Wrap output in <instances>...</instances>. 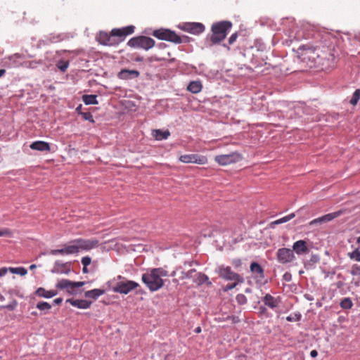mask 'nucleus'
<instances>
[{
    "mask_svg": "<svg viewBox=\"0 0 360 360\" xmlns=\"http://www.w3.org/2000/svg\"><path fill=\"white\" fill-rule=\"evenodd\" d=\"M99 245V241L95 238L84 239L77 238L63 245L61 249L51 250V255H69L79 253L80 251L91 250Z\"/></svg>",
    "mask_w": 360,
    "mask_h": 360,
    "instance_id": "obj_1",
    "label": "nucleus"
},
{
    "mask_svg": "<svg viewBox=\"0 0 360 360\" xmlns=\"http://www.w3.org/2000/svg\"><path fill=\"white\" fill-rule=\"evenodd\" d=\"M167 275V271L162 268L150 269L142 274L141 281L151 292H155L163 287L162 277Z\"/></svg>",
    "mask_w": 360,
    "mask_h": 360,
    "instance_id": "obj_2",
    "label": "nucleus"
},
{
    "mask_svg": "<svg viewBox=\"0 0 360 360\" xmlns=\"http://www.w3.org/2000/svg\"><path fill=\"white\" fill-rule=\"evenodd\" d=\"M231 27V22L227 20L213 23L211 27L212 35L210 38L212 45L217 44L223 41Z\"/></svg>",
    "mask_w": 360,
    "mask_h": 360,
    "instance_id": "obj_3",
    "label": "nucleus"
},
{
    "mask_svg": "<svg viewBox=\"0 0 360 360\" xmlns=\"http://www.w3.org/2000/svg\"><path fill=\"white\" fill-rule=\"evenodd\" d=\"M152 34L159 39L171 41L174 44H181L184 41H186L174 31L170 30L169 29L160 28L155 30L153 32Z\"/></svg>",
    "mask_w": 360,
    "mask_h": 360,
    "instance_id": "obj_4",
    "label": "nucleus"
},
{
    "mask_svg": "<svg viewBox=\"0 0 360 360\" xmlns=\"http://www.w3.org/2000/svg\"><path fill=\"white\" fill-rule=\"evenodd\" d=\"M155 41L150 37L146 36H139L130 39L127 44L132 48L143 49L146 51L149 50L155 46Z\"/></svg>",
    "mask_w": 360,
    "mask_h": 360,
    "instance_id": "obj_5",
    "label": "nucleus"
},
{
    "mask_svg": "<svg viewBox=\"0 0 360 360\" xmlns=\"http://www.w3.org/2000/svg\"><path fill=\"white\" fill-rule=\"evenodd\" d=\"M85 282L78 281L74 282L68 279H61L58 281L56 287L60 290H66V291L71 295L77 294V288L84 285Z\"/></svg>",
    "mask_w": 360,
    "mask_h": 360,
    "instance_id": "obj_6",
    "label": "nucleus"
},
{
    "mask_svg": "<svg viewBox=\"0 0 360 360\" xmlns=\"http://www.w3.org/2000/svg\"><path fill=\"white\" fill-rule=\"evenodd\" d=\"M241 160V155L238 152H232L229 154L219 155L215 156L214 160L220 165L226 166L236 163Z\"/></svg>",
    "mask_w": 360,
    "mask_h": 360,
    "instance_id": "obj_7",
    "label": "nucleus"
},
{
    "mask_svg": "<svg viewBox=\"0 0 360 360\" xmlns=\"http://www.w3.org/2000/svg\"><path fill=\"white\" fill-rule=\"evenodd\" d=\"M218 274L220 277L227 281H233L240 283L244 282V279L238 274L233 272L230 266H219Z\"/></svg>",
    "mask_w": 360,
    "mask_h": 360,
    "instance_id": "obj_8",
    "label": "nucleus"
},
{
    "mask_svg": "<svg viewBox=\"0 0 360 360\" xmlns=\"http://www.w3.org/2000/svg\"><path fill=\"white\" fill-rule=\"evenodd\" d=\"M139 284L134 281H125L117 282L113 288V291L120 294L127 295L138 288Z\"/></svg>",
    "mask_w": 360,
    "mask_h": 360,
    "instance_id": "obj_9",
    "label": "nucleus"
},
{
    "mask_svg": "<svg viewBox=\"0 0 360 360\" xmlns=\"http://www.w3.org/2000/svg\"><path fill=\"white\" fill-rule=\"evenodd\" d=\"M301 50L299 52V58L303 63H306V65L309 68H311L315 64V57L317 56L314 49L311 48L308 49H300Z\"/></svg>",
    "mask_w": 360,
    "mask_h": 360,
    "instance_id": "obj_10",
    "label": "nucleus"
},
{
    "mask_svg": "<svg viewBox=\"0 0 360 360\" xmlns=\"http://www.w3.org/2000/svg\"><path fill=\"white\" fill-rule=\"evenodd\" d=\"M276 257L278 262L283 264L292 262L295 259L293 250L285 248L278 249Z\"/></svg>",
    "mask_w": 360,
    "mask_h": 360,
    "instance_id": "obj_11",
    "label": "nucleus"
},
{
    "mask_svg": "<svg viewBox=\"0 0 360 360\" xmlns=\"http://www.w3.org/2000/svg\"><path fill=\"white\" fill-rule=\"evenodd\" d=\"M179 160L184 163H195L198 165H205L207 163V157L198 154L182 155L179 158Z\"/></svg>",
    "mask_w": 360,
    "mask_h": 360,
    "instance_id": "obj_12",
    "label": "nucleus"
},
{
    "mask_svg": "<svg viewBox=\"0 0 360 360\" xmlns=\"http://www.w3.org/2000/svg\"><path fill=\"white\" fill-rule=\"evenodd\" d=\"M179 28L193 34H200L205 30V25L201 22H184Z\"/></svg>",
    "mask_w": 360,
    "mask_h": 360,
    "instance_id": "obj_13",
    "label": "nucleus"
},
{
    "mask_svg": "<svg viewBox=\"0 0 360 360\" xmlns=\"http://www.w3.org/2000/svg\"><path fill=\"white\" fill-rule=\"evenodd\" d=\"M134 26L129 25L122 28H115L111 30V34L113 37H118L120 38V40H116V41H119V43L124 39V38L129 34H131L134 32Z\"/></svg>",
    "mask_w": 360,
    "mask_h": 360,
    "instance_id": "obj_14",
    "label": "nucleus"
},
{
    "mask_svg": "<svg viewBox=\"0 0 360 360\" xmlns=\"http://www.w3.org/2000/svg\"><path fill=\"white\" fill-rule=\"evenodd\" d=\"M342 214V211L339 210L335 212L325 214L321 217L314 219L309 222V226L316 225L318 224H323L332 221L335 218L340 216Z\"/></svg>",
    "mask_w": 360,
    "mask_h": 360,
    "instance_id": "obj_15",
    "label": "nucleus"
},
{
    "mask_svg": "<svg viewBox=\"0 0 360 360\" xmlns=\"http://www.w3.org/2000/svg\"><path fill=\"white\" fill-rule=\"evenodd\" d=\"M70 271V264L69 263H63L60 261H56L54 264L52 273L68 274Z\"/></svg>",
    "mask_w": 360,
    "mask_h": 360,
    "instance_id": "obj_16",
    "label": "nucleus"
},
{
    "mask_svg": "<svg viewBox=\"0 0 360 360\" xmlns=\"http://www.w3.org/2000/svg\"><path fill=\"white\" fill-rule=\"evenodd\" d=\"M30 148L32 150L41 151V152H50L51 147L48 142L43 141H37L32 143Z\"/></svg>",
    "mask_w": 360,
    "mask_h": 360,
    "instance_id": "obj_17",
    "label": "nucleus"
},
{
    "mask_svg": "<svg viewBox=\"0 0 360 360\" xmlns=\"http://www.w3.org/2000/svg\"><path fill=\"white\" fill-rule=\"evenodd\" d=\"M262 301L266 306L274 309L278 306V304L280 303L281 300H280L279 297H274L272 295H271L270 294H266L264 297Z\"/></svg>",
    "mask_w": 360,
    "mask_h": 360,
    "instance_id": "obj_18",
    "label": "nucleus"
},
{
    "mask_svg": "<svg viewBox=\"0 0 360 360\" xmlns=\"http://www.w3.org/2000/svg\"><path fill=\"white\" fill-rule=\"evenodd\" d=\"M292 250L295 251L297 255H302L308 252L309 249L306 241L300 240L294 243Z\"/></svg>",
    "mask_w": 360,
    "mask_h": 360,
    "instance_id": "obj_19",
    "label": "nucleus"
},
{
    "mask_svg": "<svg viewBox=\"0 0 360 360\" xmlns=\"http://www.w3.org/2000/svg\"><path fill=\"white\" fill-rule=\"evenodd\" d=\"M66 302H69L73 307L83 309H89L91 305V302L87 301L86 300L68 299L66 300Z\"/></svg>",
    "mask_w": 360,
    "mask_h": 360,
    "instance_id": "obj_20",
    "label": "nucleus"
},
{
    "mask_svg": "<svg viewBox=\"0 0 360 360\" xmlns=\"http://www.w3.org/2000/svg\"><path fill=\"white\" fill-rule=\"evenodd\" d=\"M139 75V72L137 70H129L127 69H122L117 74V77L120 79H129L134 77H137Z\"/></svg>",
    "mask_w": 360,
    "mask_h": 360,
    "instance_id": "obj_21",
    "label": "nucleus"
},
{
    "mask_svg": "<svg viewBox=\"0 0 360 360\" xmlns=\"http://www.w3.org/2000/svg\"><path fill=\"white\" fill-rule=\"evenodd\" d=\"M58 294L57 290H47L44 288H38L35 291V295L39 297L51 298Z\"/></svg>",
    "mask_w": 360,
    "mask_h": 360,
    "instance_id": "obj_22",
    "label": "nucleus"
},
{
    "mask_svg": "<svg viewBox=\"0 0 360 360\" xmlns=\"http://www.w3.org/2000/svg\"><path fill=\"white\" fill-rule=\"evenodd\" d=\"M100 41L101 44L107 46H113L119 44V41H116V40L113 38L111 32L110 34L101 33Z\"/></svg>",
    "mask_w": 360,
    "mask_h": 360,
    "instance_id": "obj_23",
    "label": "nucleus"
},
{
    "mask_svg": "<svg viewBox=\"0 0 360 360\" xmlns=\"http://www.w3.org/2000/svg\"><path fill=\"white\" fill-rule=\"evenodd\" d=\"M250 269L251 272L257 278H259L261 279L264 278V269L257 262H252L250 264Z\"/></svg>",
    "mask_w": 360,
    "mask_h": 360,
    "instance_id": "obj_24",
    "label": "nucleus"
},
{
    "mask_svg": "<svg viewBox=\"0 0 360 360\" xmlns=\"http://www.w3.org/2000/svg\"><path fill=\"white\" fill-rule=\"evenodd\" d=\"M169 135L170 132L168 130L154 129L152 131V136L158 141L167 139Z\"/></svg>",
    "mask_w": 360,
    "mask_h": 360,
    "instance_id": "obj_25",
    "label": "nucleus"
},
{
    "mask_svg": "<svg viewBox=\"0 0 360 360\" xmlns=\"http://www.w3.org/2000/svg\"><path fill=\"white\" fill-rule=\"evenodd\" d=\"M202 85L200 81H192L187 86L188 91L193 94H198L201 91Z\"/></svg>",
    "mask_w": 360,
    "mask_h": 360,
    "instance_id": "obj_26",
    "label": "nucleus"
},
{
    "mask_svg": "<svg viewBox=\"0 0 360 360\" xmlns=\"http://www.w3.org/2000/svg\"><path fill=\"white\" fill-rule=\"evenodd\" d=\"M295 217V213H291L287 216H285L281 219H278L277 220H275L269 224L270 228L274 229L276 225H278L283 223H285L289 221L290 220L292 219Z\"/></svg>",
    "mask_w": 360,
    "mask_h": 360,
    "instance_id": "obj_27",
    "label": "nucleus"
},
{
    "mask_svg": "<svg viewBox=\"0 0 360 360\" xmlns=\"http://www.w3.org/2000/svg\"><path fill=\"white\" fill-rule=\"evenodd\" d=\"M105 290L102 289H93L88 290L85 292L84 295L86 297L92 298L96 300L98 297L105 293Z\"/></svg>",
    "mask_w": 360,
    "mask_h": 360,
    "instance_id": "obj_28",
    "label": "nucleus"
},
{
    "mask_svg": "<svg viewBox=\"0 0 360 360\" xmlns=\"http://www.w3.org/2000/svg\"><path fill=\"white\" fill-rule=\"evenodd\" d=\"M96 98V95H84L82 101L86 105H94L98 103Z\"/></svg>",
    "mask_w": 360,
    "mask_h": 360,
    "instance_id": "obj_29",
    "label": "nucleus"
},
{
    "mask_svg": "<svg viewBox=\"0 0 360 360\" xmlns=\"http://www.w3.org/2000/svg\"><path fill=\"white\" fill-rule=\"evenodd\" d=\"M9 271L12 274L20 275L22 276H25L27 274V270L22 266L20 267H9Z\"/></svg>",
    "mask_w": 360,
    "mask_h": 360,
    "instance_id": "obj_30",
    "label": "nucleus"
},
{
    "mask_svg": "<svg viewBox=\"0 0 360 360\" xmlns=\"http://www.w3.org/2000/svg\"><path fill=\"white\" fill-rule=\"evenodd\" d=\"M170 57L169 52H166L162 54H155L152 56V58L155 61L167 60Z\"/></svg>",
    "mask_w": 360,
    "mask_h": 360,
    "instance_id": "obj_31",
    "label": "nucleus"
},
{
    "mask_svg": "<svg viewBox=\"0 0 360 360\" xmlns=\"http://www.w3.org/2000/svg\"><path fill=\"white\" fill-rule=\"evenodd\" d=\"M340 307L344 309H351L353 304L351 301V300L348 297L344 298L341 302H340Z\"/></svg>",
    "mask_w": 360,
    "mask_h": 360,
    "instance_id": "obj_32",
    "label": "nucleus"
},
{
    "mask_svg": "<svg viewBox=\"0 0 360 360\" xmlns=\"http://www.w3.org/2000/svg\"><path fill=\"white\" fill-rule=\"evenodd\" d=\"M37 308L41 311H49L51 309V305L46 302H39L37 304Z\"/></svg>",
    "mask_w": 360,
    "mask_h": 360,
    "instance_id": "obj_33",
    "label": "nucleus"
},
{
    "mask_svg": "<svg viewBox=\"0 0 360 360\" xmlns=\"http://www.w3.org/2000/svg\"><path fill=\"white\" fill-rule=\"evenodd\" d=\"M359 99H360V89H356L352 95V97L350 100V103L352 105H355L357 104Z\"/></svg>",
    "mask_w": 360,
    "mask_h": 360,
    "instance_id": "obj_34",
    "label": "nucleus"
},
{
    "mask_svg": "<svg viewBox=\"0 0 360 360\" xmlns=\"http://www.w3.org/2000/svg\"><path fill=\"white\" fill-rule=\"evenodd\" d=\"M56 66L62 72H65L69 66V62L68 60H60L58 62Z\"/></svg>",
    "mask_w": 360,
    "mask_h": 360,
    "instance_id": "obj_35",
    "label": "nucleus"
},
{
    "mask_svg": "<svg viewBox=\"0 0 360 360\" xmlns=\"http://www.w3.org/2000/svg\"><path fill=\"white\" fill-rule=\"evenodd\" d=\"M348 256L352 259H354L356 262H360V250H354L352 252L348 253Z\"/></svg>",
    "mask_w": 360,
    "mask_h": 360,
    "instance_id": "obj_36",
    "label": "nucleus"
},
{
    "mask_svg": "<svg viewBox=\"0 0 360 360\" xmlns=\"http://www.w3.org/2000/svg\"><path fill=\"white\" fill-rule=\"evenodd\" d=\"M208 281V277L204 274L198 273L197 274L196 282L198 284L201 285Z\"/></svg>",
    "mask_w": 360,
    "mask_h": 360,
    "instance_id": "obj_37",
    "label": "nucleus"
},
{
    "mask_svg": "<svg viewBox=\"0 0 360 360\" xmlns=\"http://www.w3.org/2000/svg\"><path fill=\"white\" fill-rule=\"evenodd\" d=\"M350 273L353 276H360V265L354 264L351 268Z\"/></svg>",
    "mask_w": 360,
    "mask_h": 360,
    "instance_id": "obj_38",
    "label": "nucleus"
},
{
    "mask_svg": "<svg viewBox=\"0 0 360 360\" xmlns=\"http://www.w3.org/2000/svg\"><path fill=\"white\" fill-rule=\"evenodd\" d=\"M236 300L239 304H245L247 302V298L243 294L237 295Z\"/></svg>",
    "mask_w": 360,
    "mask_h": 360,
    "instance_id": "obj_39",
    "label": "nucleus"
},
{
    "mask_svg": "<svg viewBox=\"0 0 360 360\" xmlns=\"http://www.w3.org/2000/svg\"><path fill=\"white\" fill-rule=\"evenodd\" d=\"M81 115L85 120H88L91 122H94L93 115H91V112H81Z\"/></svg>",
    "mask_w": 360,
    "mask_h": 360,
    "instance_id": "obj_40",
    "label": "nucleus"
},
{
    "mask_svg": "<svg viewBox=\"0 0 360 360\" xmlns=\"http://www.w3.org/2000/svg\"><path fill=\"white\" fill-rule=\"evenodd\" d=\"M8 293L10 295H14L19 297H23V295L20 294V291L15 288L9 289Z\"/></svg>",
    "mask_w": 360,
    "mask_h": 360,
    "instance_id": "obj_41",
    "label": "nucleus"
},
{
    "mask_svg": "<svg viewBox=\"0 0 360 360\" xmlns=\"http://www.w3.org/2000/svg\"><path fill=\"white\" fill-rule=\"evenodd\" d=\"M12 232L8 229H3L0 230V237L1 236H11Z\"/></svg>",
    "mask_w": 360,
    "mask_h": 360,
    "instance_id": "obj_42",
    "label": "nucleus"
},
{
    "mask_svg": "<svg viewBox=\"0 0 360 360\" xmlns=\"http://www.w3.org/2000/svg\"><path fill=\"white\" fill-rule=\"evenodd\" d=\"M91 257L86 256L82 258L81 262L83 266H89L91 264Z\"/></svg>",
    "mask_w": 360,
    "mask_h": 360,
    "instance_id": "obj_43",
    "label": "nucleus"
},
{
    "mask_svg": "<svg viewBox=\"0 0 360 360\" xmlns=\"http://www.w3.org/2000/svg\"><path fill=\"white\" fill-rule=\"evenodd\" d=\"M239 282H237V281H234V283H229L226 285V287L224 288V291H228V290H231L233 288H235L236 287V285H238Z\"/></svg>",
    "mask_w": 360,
    "mask_h": 360,
    "instance_id": "obj_44",
    "label": "nucleus"
},
{
    "mask_svg": "<svg viewBox=\"0 0 360 360\" xmlns=\"http://www.w3.org/2000/svg\"><path fill=\"white\" fill-rule=\"evenodd\" d=\"M195 272V269H191L186 273H183V278H189L192 277V274Z\"/></svg>",
    "mask_w": 360,
    "mask_h": 360,
    "instance_id": "obj_45",
    "label": "nucleus"
},
{
    "mask_svg": "<svg viewBox=\"0 0 360 360\" xmlns=\"http://www.w3.org/2000/svg\"><path fill=\"white\" fill-rule=\"evenodd\" d=\"M231 263L235 268H238L242 264L241 260L240 259H233Z\"/></svg>",
    "mask_w": 360,
    "mask_h": 360,
    "instance_id": "obj_46",
    "label": "nucleus"
},
{
    "mask_svg": "<svg viewBox=\"0 0 360 360\" xmlns=\"http://www.w3.org/2000/svg\"><path fill=\"white\" fill-rule=\"evenodd\" d=\"M237 37H238V34L237 33H233V34H231V37L229 39V44H233L236 41Z\"/></svg>",
    "mask_w": 360,
    "mask_h": 360,
    "instance_id": "obj_47",
    "label": "nucleus"
},
{
    "mask_svg": "<svg viewBox=\"0 0 360 360\" xmlns=\"http://www.w3.org/2000/svg\"><path fill=\"white\" fill-rule=\"evenodd\" d=\"M8 271H9V267L8 268H6V267L1 268L0 269V277L5 276Z\"/></svg>",
    "mask_w": 360,
    "mask_h": 360,
    "instance_id": "obj_48",
    "label": "nucleus"
},
{
    "mask_svg": "<svg viewBox=\"0 0 360 360\" xmlns=\"http://www.w3.org/2000/svg\"><path fill=\"white\" fill-rule=\"evenodd\" d=\"M17 302L16 301H13V302L12 304H10L7 306L5 307V308L8 309H10V310H13L15 307L17 306Z\"/></svg>",
    "mask_w": 360,
    "mask_h": 360,
    "instance_id": "obj_49",
    "label": "nucleus"
},
{
    "mask_svg": "<svg viewBox=\"0 0 360 360\" xmlns=\"http://www.w3.org/2000/svg\"><path fill=\"white\" fill-rule=\"evenodd\" d=\"M158 48L160 50H164L167 48V45L165 43H160L158 45Z\"/></svg>",
    "mask_w": 360,
    "mask_h": 360,
    "instance_id": "obj_50",
    "label": "nucleus"
},
{
    "mask_svg": "<svg viewBox=\"0 0 360 360\" xmlns=\"http://www.w3.org/2000/svg\"><path fill=\"white\" fill-rule=\"evenodd\" d=\"M62 302H63L62 297H58L53 300V303L56 304H60L62 303Z\"/></svg>",
    "mask_w": 360,
    "mask_h": 360,
    "instance_id": "obj_51",
    "label": "nucleus"
},
{
    "mask_svg": "<svg viewBox=\"0 0 360 360\" xmlns=\"http://www.w3.org/2000/svg\"><path fill=\"white\" fill-rule=\"evenodd\" d=\"M283 278L285 281H289L291 278L290 274L286 273L284 274Z\"/></svg>",
    "mask_w": 360,
    "mask_h": 360,
    "instance_id": "obj_52",
    "label": "nucleus"
},
{
    "mask_svg": "<svg viewBox=\"0 0 360 360\" xmlns=\"http://www.w3.org/2000/svg\"><path fill=\"white\" fill-rule=\"evenodd\" d=\"M300 316H299L297 318V319H294V318H292L291 316H287V317H286V320H287L288 321H295V320L298 321V320H300Z\"/></svg>",
    "mask_w": 360,
    "mask_h": 360,
    "instance_id": "obj_53",
    "label": "nucleus"
},
{
    "mask_svg": "<svg viewBox=\"0 0 360 360\" xmlns=\"http://www.w3.org/2000/svg\"><path fill=\"white\" fill-rule=\"evenodd\" d=\"M310 355L311 357H316L318 355V352L316 350H311L310 352Z\"/></svg>",
    "mask_w": 360,
    "mask_h": 360,
    "instance_id": "obj_54",
    "label": "nucleus"
},
{
    "mask_svg": "<svg viewBox=\"0 0 360 360\" xmlns=\"http://www.w3.org/2000/svg\"><path fill=\"white\" fill-rule=\"evenodd\" d=\"M5 73H6V70L4 69H1L0 70V77H2L3 75H4Z\"/></svg>",
    "mask_w": 360,
    "mask_h": 360,
    "instance_id": "obj_55",
    "label": "nucleus"
},
{
    "mask_svg": "<svg viewBox=\"0 0 360 360\" xmlns=\"http://www.w3.org/2000/svg\"><path fill=\"white\" fill-rule=\"evenodd\" d=\"M82 271L84 273H87L88 272L87 266H83Z\"/></svg>",
    "mask_w": 360,
    "mask_h": 360,
    "instance_id": "obj_56",
    "label": "nucleus"
},
{
    "mask_svg": "<svg viewBox=\"0 0 360 360\" xmlns=\"http://www.w3.org/2000/svg\"><path fill=\"white\" fill-rule=\"evenodd\" d=\"M195 332L197 333H200L201 332V328L200 327H197L195 330Z\"/></svg>",
    "mask_w": 360,
    "mask_h": 360,
    "instance_id": "obj_57",
    "label": "nucleus"
},
{
    "mask_svg": "<svg viewBox=\"0 0 360 360\" xmlns=\"http://www.w3.org/2000/svg\"><path fill=\"white\" fill-rule=\"evenodd\" d=\"M37 267V265L36 264H32L30 266V270H33L35 268Z\"/></svg>",
    "mask_w": 360,
    "mask_h": 360,
    "instance_id": "obj_58",
    "label": "nucleus"
},
{
    "mask_svg": "<svg viewBox=\"0 0 360 360\" xmlns=\"http://www.w3.org/2000/svg\"><path fill=\"white\" fill-rule=\"evenodd\" d=\"M81 108H82V105H79L76 108L77 112H78L79 113H80V112H79V110H80V109H81Z\"/></svg>",
    "mask_w": 360,
    "mask_h": 360,
    "instance_id": "obj_59",
    "label": "nucleus"
},
{
    "mask_svg": "<svg viewBox=\"0 0 360 360\" xmlns=\"http://www.w3.org/2000/svg\"><path fill=\"white\" fill-rule=\"evenodd\" d=\"M4 299H5L4 297L2 295H0V300L3 301V300H4Z\"/></svg>",
    "mask_w": 360,
    "mask_h": 360,
    "instance_id": "obj_60",
    "label": "nucleus"
}]
</instances>
